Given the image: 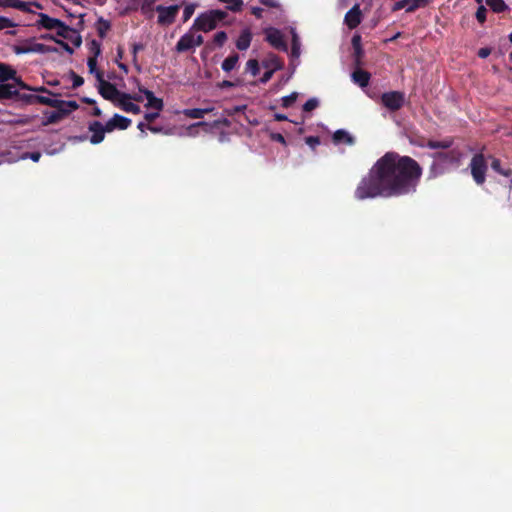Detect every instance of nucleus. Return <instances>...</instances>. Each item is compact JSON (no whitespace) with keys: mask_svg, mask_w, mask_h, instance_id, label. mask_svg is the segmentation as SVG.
<instances>
[{"mask_svg":"<svg viewBox=\"0 0 512 512\" xmlns=\"http://www.w3.org/2000/svg\"><path fill=\"white\" fill-rule=\"evenodd\" d=\"M423 168L412 157L389 151L381 156L361 178L354 197L363 201L397 198L417 191Z\"/></svg>","mask_w":512,"mask_h":512,"instance_id":"f257e3e1","label":"nucleus"},{"mask_svg":"<svg viewBox=\"0 0 512 512\" xmlns=\"http://www.w3.org/2000/svg\"><path fill=\"white\" fill-rule=\"evenodd\" d=\"M227 13L222 10H210L196 17L192 29L209 32L217 27L218 22L224 20Z\"/></svg>","mask_w":512,"mask_h":512,"instance_id":"f03ea898","label":"nucleus"},{"mask_svg":"<svg viewBox=\"0 0 512 512\" xmlns=\"http://www.w3.org/2000/svg\"><path fill=\"white\" fill-rule=\"evenodd\" d=\"M96 79L99 82L98 92L106 100L111 101L114 105L119 101L120 98H130V94L121 92L117 87L104 80V74L102 71L96 72Z\"/></svg>","mask_w":512,"mask_h":512,"instance_id":"7ed1b4c3","label":"nucleus"},{"mask_svg":"<svg viewBox=\"0 0 512 512\" xmlns=\"http://www.w3.org/2000/svg\"><path fill=\"white\" fill-rule=\"evenodd\" d=\"M470 172L474 182L477 185H483L486 181V173L488 170L487 160L483 153L474 154L469 164Z\"/></svg>","mask_w":512,"mask_h":512,"instance_id":"20e7f679","label":"nucleus"},{"mask_svg":"<svg viewBox=\"0 0 512 512\" xmlns=\"http://www.w3.org/2000/svg\"><path fill=\"white\" fill-rule=\"evenodd\" d=\"M381 104L391 112L400 110L405 104V94L401 91H389L381 95Z\"/></svg>","mask_w":512,"mask_h":512,"instance_id":"39448f33","label":"nucleus"},{"mask_svg":"<svg viewBox=\"0 0 512 512\" xmlns=\"http://www.w3.org/2000/svg\"><path fill=\"white\" fill-rule=\"evenodd\" d=\"M56 110L54 111H44V120L42 121L43 126H48L51 124H56L67 117L70 113L77 110L78 108H71L69 106H58L54 107Z\"/></svg>","mask_w":512,"mask_h":512,"instance_id":"423d86ee","label":"nucleus"},{"mask_svg":"<svg viewBox=\"0 0 512 512\" xmlns=\"http://www.w3.org/2000/svg\"><path fill=\"white\" fill-rule=\"evenodd\" d=\"M266 34V41L273 46L275 49L281 50V51H287L288 46L286 41L284 40L283 34L279 29L276 28H267L265 30Z\"/></svg>","mask_w":512,"mask_h":512,"instance_id":"0eeeda50","label":"nucleus"},{"mask_svg":"<svg viewBox=\"0 0 512 512\" xmlns=\"http://www.w3.org/2000/svg\"><path fill=\"white\" fill-rule=\"evenodd\" d=\"M179 10L178 5L171 6H162L159 5L156 7V11L158 12V23L162 25H170L175 21Z\"/></svg>","mask_w":512,"mask_h":512,"instance_id":"6e6552de","label":"nucleus"},{"mask_svg":"<svg viewBox=\"0 0 512 512\" xmlns=\"http://www.w3.org/2000/svg\"><path fill=\"white\" fill-rule=\"evenodd\" d=\"M462 156L463 154L459 149H451L447 152H436L433 154V158L440 162L456 166L460 164Z\"/></svg>","mask_w":512,"mask_h":512,"instance_id":"1a4fd4ad","label":"nucleus"},{"mask_svg":"<svg viewBox=\"0 0 512 512\" xmlns=\"http://www.w3.org/2000/svg\"><path fill=\"white\" fill-rule=\"evenodd\" d=\"M131 123V119L120 114H114L113 117L106 122V130L107 132H112L115 129L126 130Z\"/></svg>","mask_w":512,"mask_h":512,"instance_id":"9d476101","label":"nucleus"},{"mask_svg":"<svg viewBox=\"0 0 512 512\" xmlns=\"http://www.w3.org/2000/svg\"><path fill=\"white\" fill-rule=\"evenodd\" d=\"M88 129L90 132H92V136L90 137V142L92 144H99L101 143L105 138L106 130V124L103 125L99 121H93L89 124Z\"/></svg>","mask_w":512,"mask_h":512,"instance_id":"9b49d317","label":"nucleus"},{"mask_svg":"<svg viewBox=\"0 0 512 512\" xmlns=\"http://www.w3.org/2000/svg\"><path fill=\"white\" fill-rule=\"evenodd\" d=\"M362 21V12L358 4H355L344 17V23L349 29H355Z\"/></svg>","mask_w":512,"mask_h":512,"instance_id":"f8f14e48","label":"nucleus"},{"mask_svg":"<svg viewBox=\"0 0 512 512\" xmlns=\"http://www.w3.org/2000/svg\"><path fill=\"white\" fill-rule=\"evenodd\" d=\"M35 103H40L43 105H47L49 107H58V106L65 105V106H69L71 108H79V105L76 101L58 100V99H53L50 97H45V96H40V95L35 96Z\"/></svg>","mask_w":512,"mask_h":512,"instance_id":"ddd939ff","label":"nucleus"},{"mask_svg":"<svg viewBox=\"0 0 512 512\" xmlns=\"http://www.w3.org/2000/svg\"><path fill=\"white\" fill-rule=\"evenodd\" d=\"M195 29H192V27L190 28V30L188 32H186L184 35H182L180 37V39L178 40L176 46H175V50L178 52V53H184V52H187V51H190V50H194L195 47H194V39H193V31Z\"/></svg>","mask_w":512,"mask_h":512,"instance_id":"4468645a","label":"nucleus"},{"mask_svg":"<svg viewBox=\"0 0 512 512\" xmlns=\"http://www.w3.org/2000/svg\"><path fill=\"white\" fill-rule=\"evenodd\" d=\"M138 90L140 93H142L146 99L147 104L146 107L153 108L157 111H161L164 107L163 100L161 98H158L154 95V93L147 88H144L143 86H138Z\"/></svg>","mask_w":512,"mask_h":512,"instance_id":"2eb2a0df","label":"nucleus"},{"mask_svg":"<svg viewBox=\"0 0 512 512\" xmlns=\"http://www.w3.org/2000/svg\"><path fill=\"white\" fill-rule=\"evenodd\" d=\"M454 143V139L452 137H447L441 141L436 140H427L426 142L421 141L418 142L417 145L420 147H428L430 149H449L452 147Z\"/></svg>","mask_w":512,"mask_h":512,"instance_id":"dca6fc26","label":"nucleus"},{"mask_svg":"<svg viewBox=\"0 0 512 512\" xmlns=\"http://www.w3.org/2000/svg\"><path fill=\"white\" fill-rule=\"evenodd\" d=\"M17 89L14 84L0 83V101L13 100L17 96Z\"/></svg>","mask_w":512,"mask_h":512,"instance_id":"f3484780","label":"nucleus"},{"mask_svg":"<svg viewBox=\"0 0 512 512\" xmlns=\"http://www.w3.org/2000/svg\"><path fill=\"white\" fill-rule=\"evenodd\" d=\"M38 17L39 19L37 21V26L45 28L47 30H53L57 28L58 25H60L59 19L52 18L45 13H39Z\"/></svg>","mask_w":512,"mask_h":512,"instance_id":"a211bd4d","label":"nucleus"},{"mask_svg":"<svg viewBox=\"0 0 512 512\" xmlns=\"http://www.w3.org/2000/svg\"><path fill=\"white\" fill-rule=\"evenodd\" d=\"M252 41V33L250 29L246 28L241 31L239 37L236 40V47L240 51H245L250 47Z\"/></svg>","mask_w":512,"mask_h":512,"instance_id":"6ab92c4d","label":"nucleus"},{"mask_svg":"<svg viewBox=\"0 0 512 512\" xmlns=\"http://www.w3.org/2000/svg\"><path fill=\"white\" fill-rule=\"evenodd\" d=\"M116 106L127 113L139 114L141 112L140 106L131 102L130 98H120Z\"/></svg>","mask_w":512,"mask_h":512,"instance_id":"aec40b11","label":"nucleus"},{"mask_svg":"<svg viewBox=\"0 0 512 512\" xmlns=\"http://www.w3.org/2000/svg\"><path fill=\"white\" fill-rule=\"evenodd\" d=\"M370 77H371L370 73L365 70H362V69H356L352 73L353 81L362 88L368 86Z\"/></svg>","mask_w":512,"mask_h":512,"instance_id":"412c9836","label":"nucleus"},{"mask_svg":"<svg viewBox=\"0 0 512 512\" xmlns=\"http://www.w3.org/2000/svg\"><path fill=\"white\" fill-rule=\"evenodd\" d=\"M332 139L335 144L344 142L348 145H353L355 142L354 137L343 129L336 130L332 136Z\"/></svg>","mask_w":512,"mask_h":512,"instance_id":"4be33fe9","label":"nucleus"},{"mask_svg":"<svg viewBox=\"0 0 512 512\" xmlns=\"http://www.w3.org/2000/svg\"><path fill=\"white\" fill-rule=\"evenodd\" d=\"M17 74L16 70L13 69L10 65L5 63H0V82L6 83L10 79H15V75Z\"/></svg>","mask_w":512,"mask_h":512,"instance_id":"5701e85b","label":"nucleus"},{"mask_svg":"<svg viewBox=\"0 0 512 512\" xmlns=\"http://www.w3.org/2000/svg\"><path fill=\"white\" fill-rule=\"evenodd\" d=\"M263 66L269 68V70H279L283 67V62L275 55L270 54L266 59L263 60Z\"/></svg>","mask_w":512,"mask_h":512,"instance_id":"b1692460","label":"nucleus"},{"mask_svg":"<svg viewBox=\"0 0 512 512\" xmlns=\"http://www.w3.org/2000/svg\"><path fill=\"white\" fill-rule=\"evenodd\" d=\"M31 53H51L57 52V48L48 46L42 43L35 42L34 39H30Z\"/></svg>","mask_w":512,"mask_h":512,"instance_id":"393cba45","label":"nucleus"},{"mask_svg":"<svg viewBox=\"0 0 512 512\" xmlns=\"http://www.w3.org/2000/svg\"><path fill=\"white\" fill-rule=\"evenodd\" d=\"M213 108H192V109H185L183 111V114L191 119H201L203 118L207 113L211 112Z\"/></svg>","mask_w":512,"mask_h":512,"instance_id":"a878e982","label":"nucleus"},{"mask_svg":"<svg viewBox=\"0 0 512 512\" xmlns=\"http://www.w3.org/2000/svg\"><path fill=\"white\" fill-rule=\"evenodd\" d=\"M238 61L239 55L237 53H232L222 62L221 68L224 72L228 73L237 66Z\"/></svg>","mask_w":512,"mask_h":512,"instance_id":"bb28decb","label":"nucleus"},{"mask_svg":"<svg viewBox=\"0 0 512 512\" xmlns=\"http://www.w3.org/2000/svg\"><path fill=\"white\" fill-rule=\"evenodd\" d=\"M406 9V12H414L418 9V4H415L412 0H400L394 3L392 10L399 11Z\"/></svg>","mask_w":512,"mask_h":512,"instance_id":"cd10ccee","label":"nucleus"},{"mask_svg":"<svg viewBox=\"0 0 512 512\" xmlns=\"http://www.w3.org/2000/svg\"><path fill=\"white\" fill-rule=\"evenodd\" d=\"M35 96L34 94L21 93L19 89H17V96L15 97V101L23 105H32L35 104Z\"/></svg>","mask_w":512,"mask_h":512,"instance_id":"c85d7f7f","label":"nucleus"},{"mask_svg":"<svg viewBox=\"0 0 512 512\" xmlns=\"http://www.w3.org/2000/svg\"><path fill=\"white\" fill-rule=\"evenodd\" d=\"M111 24L108 20L100 17L96 23V30L100 38H105L107 32L110 30Z\"/></svg>","mask_w":512,"mask_h":512,"instance_id":"c756f323","label":"nucleus"},{"mask_svg":"<svg viewBox=\"0 0 512 512\" xmlns=\"http://www.w3.org/2000/svg\"><path fill=\"white\" fill-rule=\"evenodd\" d=\"M14 81V85L16 86V88L18 87L19 89H23V90H34V91H39V92H45V93H48L50 95H54L51 91H49L47 88L45 87H39V88H36V89H32L28 84H26L24 81H22L21 78L17 77L15 75V79H12Z\"/></svg>","mask_w":512,"mask_h":512,"instance_id":"7c9ffc66","label":"nucleus"},{"mask_svg":"<svg viewBox=\"0 0 512 512\" xmlns=\"http://www.w3.org/2000/svg\"><path fill=\"white\" fill-rule=\"evenodd\" d=\"M491 168L498 174L508 177L509 175H512V169L510 168H503L501 165V161L497 158H493L491 162Z\"/></svg>","mask_w":512,"mask_h":512,"instance_id":"2f4dec72","label":"nucleus"},{"mask_svg":"<svg viewBox=\"0 0 512 512\" xmlns=\"http://www.w3.org/2000/svg\"><path fill=\"white\" fill-rule=\"evenodd\" d=\"M144 49V45L142 43H134L132 44V61L134 64V67L138 72H141V65L138 63V57L137 54L139 51Z\"/></svg>","mask_w":512,"mask_h":512,"instance_id":"473e14b6","label":"nucleus"},{"mask_svg":"<svg viewBox=\"0 0 512 512\" xmlns=\"http://www.w3.org/2000/svg\"><path fill=\"white\" fill-rule=\"evenodd\" d=\"M486 4L496 13L503 12L508 8L504 0H486Z\"/></svg>","mask_w":512,"mask_h":512,"instance_id":"72a5a7b5","label":"nucleus"},{"mask_svg":"<svg viewBox=\"0 0 512 512\" xmlns=\"http://www.w3.org/2000/svg\"><path fill=\"white\" fill-rule=\"evenodd\" d=\"M56 34L59 37L69 39V32H75L72 28H70L68 25H66L64 22L60 20V25L55 28Z\"/></svg>","mask_w":512,"mask_h":512,"instance_id":"f704fd0d","label":"nucleus"},{"mask_svg":"<svg viewBox=\"0 0 512 512\" xmlns=\"http://www.w3.org/2000/svg\"><path fill=\"white\" fill-rule=\"evenodd\" d=\"M246 71L250 72L253 76L259 74V62L256 59H249L246 63Z\"/></svg>","mask_w":512,"mask_h":512,"instance_id":"c9c22d12","label":"nucleus"},{"mask_svg":"<svg viewBox=\"0 0 512 512\" xmlns=\"http://www.w3.org/2000/svg\"><path fill=\"white\" fill-rule=\"evenodd\" d=\"M13 51L17 55L31 53L30 39L26 40L22 45H15Z\"/></svg>","mask_w":512,"mask_h":512,"instance_id":"e433bc0d","label":"nucleus"},{"mask_svg":"<svg viewBox=\"0 0 512 512\" xmlns=\"http://www.w3.org/2000/svg\"><path fill=\"white\" fill-rule=\"evenodd\" d=\"M227 39V33L225 31H219L214 35L213 43L218 47H222L226 43Z\"/></svg>","mask_w":512,"mask_h":512,"instance_id":"4c0bfd02","label":"nucleus"},{"mask_svg":"<svg viewBox=\"0 0 512 512\" xmlns=\"http://www.w3.org/2000/svg\"><path fill=\"white\" fill-rule=\"evenodd\" d=\"M298 94L296 92H293L287 96H284L282 101V107L283 108H289L291 107L297 100Z\"/></svg>","mask_w":512,"mask_h":512,"instance_id":"58836bf2","label":"nucleus"},{"mask_svg":"<svg viewBox=\"0 0 512 512\" xmlns=\"http://www.w3.org/2000/svg\"><path fill=\"white\" fill-rule=\"evenodd\" d=\"M195 8H196L195 4H187L184 7L183 22H187L192 17V15L194 14Z\"/></svg>","mask_w":512,"mask_h":512,"instance_id":"ea45409f","label":"nucleus"},{"mask_svg":"<svg viewBox=\"0 0 512 512\" xmlns=\"http://www.w3.org/2000/svg\"><path fill=\"white\" fill-rule=\"evenodd\" d=\"M89 50L93 54L92 57H98L101 53V44L97 40H92L89 44Z\"/></svg>","mask_w":512,"mask_h":512,"instance_id":"a19ab883","label":"nucleus"},{"mask_svg":"<svg viewBox=\"0 0 512 512\" xmlns=\"http://www.w3.org/2000/svg\"><path fill=\"white\" fill-rule=\"evenodd\" d=\"M318 105H319V102L316 98H310L303 105V110L305 112H310V111L316 109L318 107Z\"/></svg>","mask_w":512,"mask_h":512,"instance_id":"79ce46f5","label":"nucleus"},{"mask_svg":"<svg viewBox=\"0 0 512 512\" xmlns=\"http://www.w3.org/2000/svg\"><path fill=\"white\" fill-rule=\"evenodd\" d=\"M354 50V53H353V57H354V63L356 66H360L362 64V58L364 56V50L363 48H355L353 49Z\"/></svg>","mask_w":512,"mask_h":512,"instance_id":"37998d69","label":"nucleus"},{"mask_svg":"<svg viewBox=\"0 0 512 512\" xmlns=\"http://www.w3.org/2000/svg\"><path fill=\"white\" fill-rule=\"evenodd\" d=\"M17 24L14 23L11 19L0 16V30H3L5 28H12L15 27Z\"/></svg>","mask_w":512,"mask_h":512,"instance_id":"c03bdc74","label":"nucleus"},{"mask_svg":"<svg viewBox=\"0 0 512 512\" xmlns=\"http://www.w3.org/2000/svg\"><path fill=\"white\" fill-rule=\"evenodd\" d=\"M300 55V43L296 36L293 37L292 40V48H291V56L292 57H299Z\"/></svg>","mask_w":512,"mask_h":512,"instance_id":"a18cd8bd","label":"nucleus"},{"mask_svg":"<svg viewBox=\"0 0 512 512\" xmlns=\"http://www.w3.org/2000/svg\"><path fill=\"white\" fill-rule=\"evenodd\" d=\"M70 75H71V78H72V81H73L72 87L74 89L83 85L84 79L81 76L77 75L74 71H71Z\"/></svg>","mask_w":512,"mask_h":512,"instance_id":"49530a36","label":"nucleus"},{"mask_svg":"<svg viewBox=\"0 0 512 512\" xmlns=\"http://www.w3.org/2000/svg\"><path fill=\"white\" fill-rule=\"evenodd\" d=\"M487 10L483 5H480L476 11V19L483 24L486 20Z\"/></svg>","mask_w":512,"mask_h":512,"instance_id":"de8ad7c7","label":"nucleus"},{"mask_svg":"<svg viewBox=\"0 0 512 512\" xmlns=\"http://www.w3.org/2000/svg\"><path fill=\"white\" fill-rule=\"evenodd\" d=\"M87 65H88V68H89V72L96 76V72L99 71L97 69V57H92V56L89 57L88 61H87Z\"/></svg>","mask_w":512,"mask_h":512,"instance_id":"09e8293b","label":"nucleus"},{"mask_svg":"<svg viewBox=\"0 0 512 512\" xmlns=\"http://www.w3.org/2000/svg\"><path fill=\"white\" fill-rule=\"evenodd\" d=\"M305 142L314 150L320 144V138L318 136H308L305 138Z\"/></svg>","mask_w":512,"mask_h":512,"instance_id":"8fccbe9b","label":"nucleus"},{"mask_svg":"<svg viewBox=\"0 0 512 512\" xmlns=\"http://www.w3.org/2000/svg\"><path fill=\"white\" fill-rule=\"evenodd\" d=\"M14 3L15 4H14L13 8L18 9L23 12H31V9L29 8V3L23 2L21 0H15Z\"/></svg>","mask_w":512,"mask_h":512,"instance_id":"3c124183","label":"nucleus"},{"mask_svg":"<svg viewBox=\"0 0 512 512\" xmlns=\"http://www.w3.org/2000/svg\"><path fill=\"white\" fill-rule=\"evenodd\" d=\"M270 139L275 142H279L283 145H286L285 137L281 133H271Z\"/></svg>","mask_w":512,"mask_h":512,"instance_id":"603ef678","label":"nucleus"},{"mask_svg":"<svg viewBox=\"0 0 512 512\" xmlns=\"http://www.w3.org/2000/svg\"><path fill=\"white\" fill-rule=\"evenodd\" d=\"M361 36L359 34H355L353 37H352V40H351V43H352V47L353 49L355 48H361L362 47V44H361Z\"/></svg>","mask_w":512,"mask_h":512,"instance_id":"864d4df0","label":"nucleus"},{"mask_svg":"<svg viewBox=\"0 0 512 512\" xmlns=\"http://www.w3.org/2000/svg\"><path fill=\"white\" fill-rule=\"evenodd\" d=\"M491 54V49L488 47H483L478 50V57L481 59L487 58Z\"/></svg>","mask_w":512,"mask_h":512,"instance_id":"5fc2aeb1","label":"nucleus"},{"mask_svg":"<svg viewBox=\"0 0 512 512\" xmlns=\"http://www.w3.org/2000/svg\"><path fill=\"white\" fill-rule=\"evenodd\" d=\"M33 118V116H24L15 120L14 123L18 125H27L32 121Z\"/></svg>","mask_w":512,"mask_h":512,"instance_id":"6e6d98bb","label":"nucleus"},{"mask_svg":"<svg viewBox=\"0 0 512 512\" xmlns=\"http://www.w3.org/2000/svg\"><path fill=\"white\" fill-rule=\"evenodd\" d=\"M55 42L60 45L67 53L73 54L74 50L69 46L68 43L64 42L63 40H55Z\"/></svg>","mask_w":512,"mask_h":512,"instance_id":"4d7b16f0","label":"nucleus"},{"mask_svg":"<svg viewBox=\"0 0 512 512\" xmlns=\"http://www.w3.org/2000/svg\"><path fill=\"white\" fill-rule=\"evenodd\" d=\"M260 3L264 6L270 7V8H278L279 3L277 0H260Z\"/></svg>","mask_w":512,"mask_h":512,"instance_id":"13d9d810","label":"nucleus"},{"mask_svg":"<svg viewBox=\"0 0 512 512\" xmlns=\"http://www.w3.org/2000/svg\"><path fill=\"white\" fill-rule=\"evenodd\" d=\"M159 117V111L157 112H150V113H146L144 115V119L148 122V123H151L153 122L156 118Z\"/></svg>","mask_w":512,"mask_h":512,"instance_id":"bf43d9fd","label":"nucleus"},{"mask_svg":"<svg viewBox=\"0 0 512 512\" xmlns=\"http://www.w3.org/2000/svg\"><path fill=\"white\" fill-rule=\"evenodd\" d=\"M274 72H275V71H273V70H268V71H266V72L262 75V77L260 78V82H261V83H267V82L272 78V76H273Z\"/></svg>","mask_w":512,"mask_h":512,"instance_id":"052dcab7","label":"nucleus"},{"mask_svg":"<svg viewBox=\"0 0 512 512\" xmlns=\"http://www.w3.org/2000/svg\"><path fill=\"white\" fill-rule=\"evenodd\" d=\"M26 157L30 158L34 162H38L40 160V158H41V153L38 152V151L27 153Z\"/></svg>","mask_w":512,"mask_h":512,"instance_id":"680f3d73","label":"nucleus"},{"mask_svg":"<svg viewBox=\"0 0 512 512\" xmlns=\"http://www.w3.org/2000/svg\"><path fill=\"white\" fill-rule=\"evenodd\" d=\"M193 39H194L193 43H194V47H195V48H196V47H198V46H200V45H202V44H203V42H204V38H203V36H202V35H195V34L193 33Z\"/></svg>","mask_w":512,"mask_h":512,"instance_id":"e2e57ef3","label":"nucleus"},{"mask_svg":"<svg viewBox=\"0 0 512 512\" xmlns=\"http://www.w3.org/2000/svg\"><path fill=\"white\" fill-rule=\"evenodd\" d=\"M251 13L258 19L262 18L263 9L260 7H252Z\"/></svg>","mask_w":512,"mask_h":512,"instance_id":"0e129e2a","label":"nucleus"},{"mask_svg":"<svg viewBox=\"0 0 512 512\" xmlns=\"http://www.w3.org/2000/svg\"><path fill=\"white\" fill-rule=\"evenodd\" d=\"M15 0H0V7H4V8H13L14 7V3Z\"/></svg>","mask_w":512,"mask_h":512,"instance_id":"69168bd1","label":"nucleus"},{"mask_svg":"<svg viewBox=\"0 0 512 512\" xmlns=\"http://www.w3.org/2000/svg\"><path fill=\"white\" fill-rule=\"evenodd\" d=\"M123 56H124V49L121 46H118L117 47L116 63L120 62V60L123 58Z\"/></svg>","mask_w":512,"mask_h":512,"instance_id":"338daca9","label":"nucleus"},{"mask_svg":"<svg viewBox=\"0 0 512 512\" xmlns=\"http://www.w3.org/2000/svg\"><path fill=\"white\" fill-rule=\"evenodd\" d=\"M219 87L221 88H231L234 87V83L229 80H224L219 84Z\"/></svg>","mask_w":512,"mask_h":512,"instance_id":"774afa93","label":"nucleus"}]
</instances>
